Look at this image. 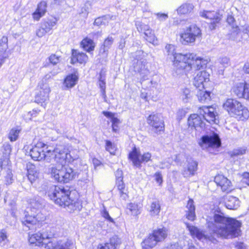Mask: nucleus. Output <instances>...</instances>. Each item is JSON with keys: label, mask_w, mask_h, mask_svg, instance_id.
I'll return each instance as SVG.
<instances>
[{"label": "nucleus", "mask_w": 249, "mask_h": 249, "mask_svg": "<svg viewBox=\"0 0 249 249\" xmlns=\"http://www.w3.org/2000/svg\"><path fill=\"white\" fill-rule=\"evenodd\" d=\"M191 235L199 240L208 239L216 243V237L232 239L239 236L241 233L242 223L236 219L227 217L220 214H214L212 219L207 221L211 235H205L197 228L186 223Z\"/></svg>", "instance_id": "1"}, {"label": "nucleus", "mask_w": 249, "mask_h": 249, "mask_svg": "<svg viewBox=\"0 0 249 249\" xmlns=\"http://www.w3.org/2000/svg\"><path fill=\"white\" fill-rule=\"evenodd\" d=\"M54 152L55 155L54 160L56 164L52 165L49 168L51 176L58 182H69L75 178L76 173L72 168L65 164L66 162L73 161V159L65 146L57 145Z\"/></svg>", "instance_id": "2"}, {"label": "nucleus", "mask_w": 249, "mask_h": 249, "mask_svg": "<svg viewBox=\"0 0 249 249\" xmlns=\"http://www.w3.org/2000/svg\"><path fill=\"white\" fill-rule=\"evenodd\" d=\"M47 194L56 204L64 208L68 207L71 211H79L82 209L80 201L77 199H72L71 197V191L68 186H52Z\"/></svg>", "instance_id": "3"}, {"label": "nucleus", "mask_w": 249, "mask_h": 249, "mask_svg": "<svg viewBox=\"0 0 249 249\" xmlns=\"http://www.w3.org/2000/svg\"><path fill=\"white\" fill-rule=\"evenodd\" d=\"M30 205V208H28L24 213L25 217L22 223L29 229H32V226L44 221L46 219V216L40 211V209L43 207L42 199H33Z\"/></svg>", "instance_id": "4"}, {"label": "nucleus", "mask_w": 249, "mask_h": 249, "mask_svg": "<svg viewBox=\"0 0 249 249\" xmlns=\"http://www.w3.org/2000/svg\"><path fill=\"white\" fill-rule=\"evenodd\" d=\"M176 59L175 64L177 70H184L186 71L200 69L205 64V60L194 53L179 54L176 56Z\"/></svg>", "instance_id": "5"}, {"label": "nucleus", "mask_w": 249, "mask_h": 249, "mask_svg": "<svg viewBox=\"0 0 249 249\" xmlns=\"http://www.w3.org/2000/svg\"><path fill=\"white\" fill-rule=\"evenodd\" d=\"M46 144L41 142H39L36 144L32 146L30 149L29 155L34 160L40 161L45 160L47 162H51V158H54L55 153L54 150L48 149Z\"/></svg>", "instance_id": "6"}, {"label": "nucleus", "mask_w": 249, "mask_h": 249, "mask_svg": "<svg viewBox=\"0 0 249 249\" xmlns=\"http://www.w3.org/2000/svg\"><path fill=\"white\" fill-rule=\"evenodd\" d=\"M223 107L230 114L235 115L240 120H244L249 117V111L248 108L235 99H227L224 103Z\"/></svg>", "instance_id": "7"}, {"label": "nucleus", "mask_w": 249, "mask_h": 249, "mask_svg": "<svg viewBox=\"0 0 249 249\" xmlns=\"http://www.w3.org/2000/svg\"><path fill=\"white\" fill-rule=\"evenodd\" d=\"M168 231L167 228L162 227L154 230L147 238L142 242V248L147 249L155 247L158 242L163 241L167 237Z\"/></svg>", "instance_id": "8"}, {"label": "nucleus", "mask_w": 249, "mask_h": 249, "mask_svg": "<svg viewBox=\"0 0 249 249\" xmlns=\"http://www.w3.org/2000/svg\"><path fill=\"white\" fill-rule=\"evenodd\" d=\"M199 15L209 21V28L211 30H215L218 26L223 18V14L219 10L213 11L201 9L199 12Z\"/></svg>", "instance_id": "9"}, {"label": "nucleus", "mask_w": 249, "mask_h": 249, "mask_svg": "<svg viewBox=\"0 0 249 249\" xmlns=\"http://www.w3.org/2000/svg\"><path fill=\"white\" fill-rule=\"evenodd\" d=\"M143 53L142 51H137L133 63L134 71L140 73L142 81L148 78L150 73L146 66V60L143 58Z\"/></svg>", "instance_id": "10"}, {"label": "nucleus", "mask_w": 249, "mask_h": 249, "mask_svg": "<svg viewBox=\"0 0 249 249\" xmlns=\"http://www.w3.org/2000/svg\"><path fill=\"white\" fill-rule=\"evenodd\" d=\"M198 144L203 149L217 148L221 145V141L217 134L211 132L203 136Z\"/></svg>", "instance_id": "11"}, {"label": "nucleus", "mask_w": 249, "mask_h": 249, "mask_svg": "<svg viewBox=\"0 0 249 249\" xmlns=\"http://www.w3.org/2000/svg\"><path fill=\"white\" fill-rule=\"evenodd\" d=\"M201 31L196 25H190L181 35V38L184 42V44L192 43L195 42L197 38L200 37Z\"/></svg>", "instance_id": "12"}, {"label": "nucleus", "mask_w": 249, "mask_h": 249, "mask_svg": "<svg viewBox=\"0 0 249 249\" xmlns=\"http://www.w3.org/2000/svg\"><path fill=\"white\" fill-rule=\"evenodd\" d=\"M129 158L132 161L134 166L137 168H141L142 163L147 162L151 160V154L149 152H146L141 155L140 151L136 147H134L129 154Z\"/></svg>", "instance_id": "13"}, {"label": "nucleus", "mask_w": 249, "mask_h": 249, "mask_svg": "<svg viewBox=\"0 0 249 249\" xmlns=\"http://www.w3.org/2000/svg\"><path fill=\"white\" fill-rule=\"evenodd\" d=\"M39 91L35 96V101L37 103H44L49 100V94L51 91L48 83H39Z\"/></svg>", "instance_id": "14"}, {"label": "nucleus", "mask_w": 249, "mask_h": 249, "mask_svg": "<svg viewBox=\"0 0 249 249\" xmlns=\"http://www.w3.org/2000/svg\"><path fill=\"white\" fill-rule=\"evenodd\" d=\"M209 73L205 71L197 72L194 77V85L196 89H206L209 82Z\"/></svg>", "instance_id": "15"}, {"label": "nucleus", "mask_w": 249, "mask_h": 249, "mask_svg": "<svg viewBox=\"0 0 249 249\" xmlns=\"http://www.w3.org/2000/svg\"><path fill=\"white\" fill-rule=\"evenodd\" d=\"M42 245L45 249H76L75 245L71 240L59 241L56 243L50 242L48 244L44 243Z\"/></svg>", "instance_id": "16"}, {"label": "nucleus", "mask_w": 249, "mask_h": 249, "mask_svg": "<svg viewBox=\"0 0 249 249\" xmlns=\"http://www.w3.org/2000/svg\"><path fill=\"white\" fill-rule=\"evenodd\" d=\"M200 115L210 123H216V115L214 109L211 107L202 106L198 110Z\"/></svg>", "instance_id": "17"}, {"label": "nucleus", "mask_w": 249, "mask_h": 249, "mask_svg": "<svg viewBox=\"0 0 249 249\" xmlns=\"http://www.w3.org/2000/svg\"><path fill=\"white\" fill-rule=\"evenodd\" d=\"M189 127L194 128L198 132H201L204 129L205 124L202 120V117L197 114L190 115L188 119Z\"/></svg>", "instance_id": "18"}, {"label": "nucleus", "mask_w": 249, "mask_h": 249, "mask_svg": "<svg viewBox=\"0 0 249 249\" xmlns=\"http://www.w3.org/2000/svg\"><path fill=\"white\" fill-rule=\"evenodd\" d=\"M147 123L154 128L157 132L161 131L164 128V123L160 115L151 114L147 119Z\"/></svg>", "instance_id": "19"}, {"label": "nucleus", "mask_w": 249, "mask_h": 249, "mask_svg": "<svg viewBox=\"0 0 249 249\" xmlns=\"http://www.w3.org/2000/svg\"><path fill=\"white\" fill-rule=\"evenodd\" d=\"M116 177V185L120 191V196L123 199H126L127 197L124 184L123 182V173L121 170L118 169L115 172Z\"/></svg>", "instance_id": "20"}, {"label": "nucleus", "mask_w": 249, "mask_h": 249, "mask_svg": "<svg viewBox=\"0 0 249 249\" xmlns=\"http://www.w3.org/2000/svg\"><path fill=\"white\" fill-rule=\"evenodd\" d=\"M214 182L220 186L223 192H230L231 190V181L222 175H217L214 178Z\"/></svg>", "instance_id": "21"}, {"label": "nucleus", "mask_w": 249, "mask_h": 249, "mask_svg": "<svg viewBox=\"0 0 249 249\" xmlns=\"http://www.w3.org/2000/svg\"><path fill=\"white\" fill-rule=\"evenodd\" d=\"M198 163L193 160L188 161L186 168L183 171L182 174L185 178H189L195 175L197 169Z\"/></svg>", "instance_id": "22"}, {"label": "nucleus", "mask_w": 249, "mask_h": 249, "mask_svg": "<svg viewBox=\"0 0 249 249\" xmlns=\"http://www.w3.org/2000/svg\"><path fill=\"white\" fill-rule=\"evenodd\" d=\"M120 244V239L117 236H114L110 239L109 242L99 245L98 249H117Z\"/></svg>", "instance_id": "23"}, {"label": "nucleus", "mask_w": 249, "mask_h": 249, "mask_svg": "<svg viewBox=\"0 0 249 249\" xmlns=\"http://www.w3.org/2000/svg\"><path fill=\"white\" fill-rule=\"evenodd\" d=\"M165 53L167 56V58L173 60V66L175 69L177 70V67L175 65L176 61V56L179 54H182V53H177L175 52V46L172 44H167L165 48Z\"/></svg>", "instance_id": "24"}, {"label": "nucleus", "mask_w": 249, "mask_h": 249, "mask_svg": "<svg viewBox=\"0 0 249 249\" xmlns=\"http://www.w3.org/2000/svg\"><path fill=\"white\" fill-rule=\"evenodd\" d=\"M246 83L235 84L232 88V93L239 98H244L246 90Z\"/></svg>", "instance_id": "25"}, {"label": "nucleus", "mask_w": 249, "mask_h": 249, "mask_svg": "<svg viewBox=\"0 0 249 249\" xmlns=\"http://www.w3.org/2000/svg\"><path fill=\"white\" fill-rule=\"evenodd\" d=\"M88 59V56L84 53H80L76 50H72L71 58V63L74 64L79 62L80 64L85 63Z\"/></svg>", "instance_id": "26"}, {"label": "nucleus", "mask_w": 249, "mask_h": 249, "mask_svg": "<svg viewBox=\"0 0 249 249\" xmlns=\"http://www.w3.org/2000/svg\"><path fill=\"white\" fill-rule=\"evenodd\" d=\"M186 218L191 221H194L196 218L195 207L194 204V201L189 199L186 206Z\"/></svg>", "instance_id": "27"}, {"label": "nucleus", "mask_w": 249, "mask_h": 249, "mask_svg": "<svg viewBox=\"0 0 249 249\" xmlns=\"http://www.w3.org/2000/svg\"><path fill=\"white\" fill-rule=\"evenodd\" d=\"M148 211L151 216L158 215L160 211V205L159 201L157 199H153L151 201L149 202Z\"/></svg>", "instance_id": "28"}, {"label": "nucleus", "mask_w": 249, "mask_h": 249, "mask_svg": "<svg viewBox=\"0 0 249 249\" xmlns=\"http://www.w3.org/2000/svg\"><path fill=\"white\" fill-rule=\"evenodd\" d=\"M206 89H197L196 96L200 102L206 103L211 100V92L205 90Z\"/></svg>", "instance_id": "29"}, {"label": "nucleus", "mask_w": 249, "mask_h": 249, "mask_svg": "<svg viewBox=\"0 0 249 249\" xmlns=\"http://www.w3.org/2000/svg\"><path fill=\"white\" fill-rule=\"evenodd\" d=\"M8 38L6 36H2L0 40V56L7 58L9 56L8 49Z\"/></svg>", "instance_id": "30"}, {"label": "nucleus", "mask_w": 249, "mask_h": 249, "mask_svg": "<svg viewBox=\"0 0 249 249\" xmlns=\"http://www.w3.org/2000/svg\"><path fill=\"white\" fill-rule=\"evenodd\" d=\"M29 242L30 243V244H36V245L41 247L42 249H45L42 245L44 243L48 244L50 241H49L47 243L45 242H42L41 239V234H40V232H38L37 233L29 235Z\"/></svg>", "instance_id": "31"}, {"label": "nucleus", "mask_w": 249, "mask_h": 249, "mask_svg": "<svg viewBox=\"0 0 249 249\" xmlns=\"http://www.w3.org/2000/svg\"><path fill=\"white\" fill-rule=\"evenodd\" d=\"M226 207L230 210H236L240 206V201L238 198L229 196L225 202Z\"/></svg>", "instance_id": "32"}, {"label": "nucleus", "mask_w": 249, "mask_h": 249, "mask_svg": "<svg viewBox=\"0 0 249 249\" xmlns=\"http://www.w3.org/2000/svg\"><path fill=\"white\" fill-rule=\"evenodd\" d=\"M78 79V76L75 73L69 74L65 78L64 85L68 89L71 88L76 85Z\"/></svg>", "instance_id": "33"}, {"label": "nucleus", "mask_w": 249, "mask_h": 249, "mask_svg": "<svg viewBox=\"0 0 249 249\" xmlns=\"http://www.w3.org/2000/svg\"><path fill=\"white\" fill-rule=\"evenodd\" d=\"M80 46L84 50L88 52H90L93 51L95 48V43L92 39L86 37L81 42Z\"/></svg>", "instance_id": "34"}, {"label": "nucleus", "mask_w": 249, "mask_h": 249, "mask_svg": "<svg viewBox=\"0 0 249 249\" xmlns=\"http://www.w3.org/2000/svg\"><path fill=\"white\" fill-rule=\"evenodd\" d=\"M114 41L112 36H108L104 41L100 48V53L107 54Z\"/></svg>", "instance_id": "35"}, {"label": "nucleus", "mask_w": 249, "mask_h": 249, "mask_svg": "<svg viewBox=\"0 0 249 249\" xmlns=\"http://www.w3.org/2000/svg\"><path fill=\"white\" fill-rule=\"evenodd\" d=\"M27 177L31 183L35 181L38 177V173L36 169V167L34 165H27Z\"/></svg>", "instance_id": "36"}, {"label": "nucleus", "mask_w": 249, "mask_h": 249, "mask_svg": "<svg viewBox=\"0 0 249 249\" xmlns=\"http://www.w3.org/2000/svg\"><path fill=\"white\" fill-rule=\"evenodd\" d=\"M142 206L136 203H130L127 206V210L130 213L134 216H137L140 214Z\"/></svg>", "instance_id": "37"}, {"label": "nucleus", "mask_w": 249, "mask_h": 249, "mask_svg": "<svg viewBox=\"0 0 249 249\" xmlns=\"http://www.w3.org/2000/svg\"><path fill=\"white\" fill-rule=\"evenodd\" d=\"M56 22L57 20L55 18L48 19L43 20L40 24L44 28L45 30H46L47 33H49L56 25Z\"/></svg>", "instance_id": "38"}, {"label": "nucleus", "mask_w": 249, "mask_h": 249, "mask_svg": "<svg viewBox=\"0 0 249 249\" xmlns=\"http://www.w3.org/2000/svg\"><path fill=\"white\" fill-rule=\"evenodd\" d=\"M217 66L218 67L219 71H222L224 69L228 67L230 65V59L227 57H219L217 62Z\"/></svg>", "instance_id": "39"}, {"label": "nucleus", "mask_w": 249, "mask_h": 249, "mask_svg": "<svg viewBox=\"0 0 249 249\" xmlns=\"http://www.w3.org/2000/svg\"><path fill=\"white\" fill-rule=\"evenodd\" d=\"M194 5L192 4H184L178 9V13L179 14H186L191 12L194 9Z\"/></svg>", "instance_id": "40"}, {"label": "nucleus", "mask_w": 249, "mask_h": 249, "mask_svg": "<svg viewBox=\"0 0 249 249\" xmlns=\"http://www.w3.org/2000/svg\"><path fill=\"white\" fill-rule=\"evenodd\" d=\"M41 234V239L42 242H48L49 240L52 239L53 236V233L51 231L50 229L42 230L40 232Z\"/></svg>", "instance_id": "41"}, {"label": "nucleus", "mask_w": 249, "mask_h": 249, "mask_svg": "<svg viewBox=\"0 0 249 249\" xmlns=\"http://www.w3.org/2000/svg\"><path fill=\"white\" fill-rule=\"evenodd\" d=\"M20 131V129L18 127L11 129L8 134V138L11 142H15L18 139Z\"/></svg>", "instance_id": "42"}, {"label": "nucleus", "mask_w": 249, "mask_h": 249, "mask_svg": "<svg viewBox=\"0 0 249 249\" xmlns=\"http://www.w3.org/2000/svg\"><path fill=\"white\" fill-rule=\"evenodd\" d=\"M246 147H239L230 151L229 154L231 157H237L246 154Z\"/></svg>", "instance_id": "43"}, {"label": "nucleus", "mask_w": 249, "mask_h": 249, "mask_svg": "<svg viewBox=\"0 0 249 249\" xmlns=\"http://www.w3.org/2000/svg\"><path fill=\"white\" fill-rule=\"evenodd\" d=\"M144 38L149 42L154 44L156 41V38L151 29L144 33Z\"/></svg>", "instance_id": "44"}, {"label": "nucleus", "mask_w": 249, "mask_h": 249, "mask_svg": "<svg viewBox=\"0 0 249 249\" xmlns=\"http://www.w3.org/2000/svg\"><path fill=\"white\" fill-rule=\"evenodd\" d=\"M11 152V147L9 143H4L3 145L2 153L3 156L6 160V162L8 161V157Z\"/></svg>", "instance_id": "45"}, {"label": "nucleus", "mask_w": 249, "mask_h": 249, "mask_svg": "<svg viewBox=\"0 0 249 249\" xmlns=\"http://www.w3.org/2000/svg\"><path fill=\"white\" fill-rule=\"evenodd\" d=\"M136 26L139 32H143V33L150 29V28L148 25L140 21H137L136 22Z\"/></svg>", "instance_id": "46"}, {"label": "nucleus", "mask_w": 249, "mask_h": 249, "mask_svg": "<svg viewBox=\"0 0 249 249\" xmlns=\"http://www.w3.org/2000/svg\"><path fill=\"white\" fill-rule=\"evenodd\" d=\"M106 149L111 154H115L116 147L115 145L110 141H106Z\"/></svg>", "instance_id": "47"}, {"label": "nucleus", "mask_w": 249, "mask_h": 249, "mask_svg": "<svg viewBox=\"0 0 249 249\" xmlns=\"http://www.w3.org/2000/svg\"><path fill=\"white\" fill-rule=\"evenodd\" d=\"M7 232L5 229L0 231V243L5 245L8 242Z\"/></svg>", "instance_id": "48"}, {"label": "nucleus", "mask_w": 249, "mask_h": 249, "mask_svg": "<svg viewBox=\"0 0 249 249\" xmlns=\"http://www.w3.org/2000/svg\"><path fill=\"white\" fill-rule=\"evenodd\" d=\"M46 2L45 1H41L38 4L36 11L39 12L44 16L46 12Z\"/></svg>", "instance_id": "49"}, {"label": "nucleus", "mask_w": 249, "mask_h": 249, "mask_svg": "<svg viewBox=\"0 0 249 249\" xmlns=\"http://www.w3.org/2000/svg\"><path fill=\"white\" fill-rule=\"evenodd\" d=\"M105 18L106 19L109 18H110L109 15H105L104 16L99 17V18H96L94 21V24L97 26L101 25H106L107 24V21L103 20V18Z\"/></svg>", "instance_id": "50"}, {"label": "nucleus", "mask_w": 249, "mask_h": 249, "mask_svg": "<svg viewBox=\"0 0 249 249\" xmlns=\"http://www.w3.org/2000/svg\"><path fill=\"white\" fill-rule=\"evenodd\" d=\"M112 122V130L114 132H117L118 130V124H120V121L117 118H113L111 120Z\"/></svg>", "instance_id": "51"}, {"label": "nucleus", "mask_w": 249, "mask_h": 249, "mask_svg": "<svg viewBox=\"0 0 249 249\" xmlns=\"http://www.w3.org/2000/svg\"><path fill=\"white\" fill-rule=\"evenodd\" d=\"M181 96L182 99L184 101V102H187L188 99H189L191 97L190 90L188 89H184Z\"/></svg>", "instance_id": "52"}, {"label": "nucleus", "mask_w": 249, "mask_h": 249, "mask_svg": "<svg viewBox=\"0 0 249 249\" xmlns=\"http://www.w3.org/2000/svg\"><path fill=\"white\" fill-rule=\"evenodd\" d=\"M99 85L101 89V91L102 93V95L104 98L106 97V83L104 80H102L101 79L99 80Z\"/></svg>", "instance_id": "53"}, {"label": "nucleus", "mask_w": 249, "mask_h": 249, "mask_svg": "<svg viewBox=\"0 0 249 249\" xmlns=\"http://www.w3.org/2000/svg\"><path fill=\"white\" fill-rule=\"evenodd\" d=\"M13 180V175L12 172L10 170L7 171V175L5 176V181L7 184H10L12 183Z\"/></svg>", "instance_id": "54"}, {"label": "nucleus", "mask_w": 249, "mask_h": 249, "mask_svg": "<svg viewBox=\"0 0 249 249\" xmlns=\"http://www.w3.org/2000/svg\"><path fill=\"white\" fill-rule=\"evenodd\" d=\"M102 215L106 219H107L109 222L112 223H115L112 217H111L108 212L105 209H104L103 212H102Z\"/></svg>", "instance_id": "55"}, {"label": "nucleus", "mask_w": 249, "mask_h": 249, "mask_svg": "<svg viewBox=\"0 0 249 249\" xmlns=\"http://www.w3.org/2000/svg\"><path fill=\"white\" fill-rule=\"evenodd\" d=\"M49 61L53 65L57 64L60 61V57L55 54H52L49 57Z\"/></svg>", "instance_id": "56"}, {"label": "nucleus", "mask_w": 249, "mask_h": 249, "mask_svg": "<svg viewBox=\"0 0 249 249\" xmlns=\"http://www.w3.org/2000/svg\"><path fill=\"white\" fill-rule=\"evenodd\" d=\"M48 33L42 26L40 24V27L36 30V35L39 37H41Z\"/></svg>", "instance_id": "57"}, {"label": "nucleus", "mask_w": 249, "mask_h": 249, "mask_svg": "<svg viewBox=\"0 0 249 249\" xmlns=\"http://www.w3.org/2000/svg\"><path fill=\"white\" fill-rule=\"evenodd\" d=\"M58 72H51L47 74L39 83H47V81L52 78V76L55 75Z\"/></svg>", "instance_id": "58"}, {"label": "nucleus", "mask_w": 249, "mask_h": 249, "mask_svg": "<svg viewBox=\"0 0 249 249\" xmlns=\"http://www.w3.org/2000/svg\"><path fill=\"white\" fill-rule=\"evenodd\" d=\"M227 22L228 23L231 25L232 27L237 26L235 20L232 15H229L227 17Z\"/></svg>", "instance_id": "59"}, {"label": "nucleus", "mask_w": 249, "mask_h": 249, "mask_svg": "<svg viewBox=\"0 0 249 249\" xmlns=\"http://www.w3.org/2000/svg\"><path fill=\"white\" fill-rule=\"evenodd\" d=\"M156 15L157 19L160 21H165L168 18L167 14L164 13H158L156 14Z\"/></svg>", "instance_id": "60"}, {"label": "nucleus", "mask_w": 249, "mask_h": 249, "mask_svg": "<svg viewBox=\"0 0 249 249\" xmlns=\"http://www.w3.org/2000/svg\"><path fill=\"white\" fill-rule=\"evenodd\" d=\"M170 166V162L165 160L160 162L159 165V167L161 169L168 168Z\"/></svg>", "instance_id": "61"}, {"label": "nucleus", "mask_w": 249, "mask_h": 249, "mask_svg": "<svg viewBox=\"0 0 249 249\" xmlns=\"http://www.w3.org/2000/svg\"><path fill=\"white\" fill-rule=\"evenodd\" d=\"M163 249H183V248L178 243H175L171 244L170 246L164 248Z\"/></svg>", "instance_id": "62"}, {"label": "nucleus", "mask_w": 249, "mask_h": 249, "mask_svg": "<svg viewBox=\"0 0 249 249\" xmlns=\"http://www.w3.org/2000/svg\"><path fill=\"white\" fill-rule=\"evenodd\" d=\"M186 114V111L184 109H179L177 112V117L179 119H182Z\"/></svg>", "instance_id": "63"}, {"label": "nucleus", "mask_w": 249, "mask_h": 249, "mask_svg": "<svg viewBox=\"0 0 249 249\" xmlns=\"http://www.w3.org/2000/svg\"><path fill=\"white\" fill-rule=\"evenodd\" d=\"M155 180L159 184H161L162 182V178L161 174L160 172H157L155 174Z\"/></svg>", "instance_id": "64"}]
</instances>
